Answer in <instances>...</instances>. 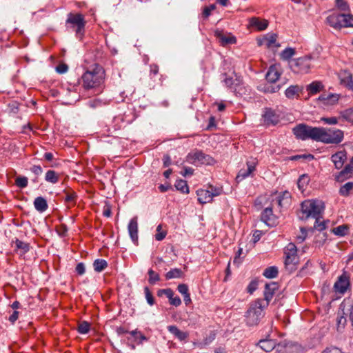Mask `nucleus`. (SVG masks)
<instances>
[{
    "label": "nucleus",
    "instance_id": "nucleus-6",
    "mask_svg": "<svg viewBox=\"0 0 353 353\" xmlns=\"http://www.w3.org/2000/svg\"><path fill=\"white\" fill-rule=\"evenodd\" d=\"M292 71L296 74H307L310 72L312 65V57L303 56L291 59L289 62Z\"/></svg>",
    "mask_w": 353,
    "mask_h": 353
},
{
    "label": "nucleus",
    "instance_id": "nucleus-40",
    "mask_svg": "<svg viewBox=\"0 0 353 353\" xmlns=\"http://www.w3.org/2000/svg\"><path fill=\"white\" fill-rule=\"evenodd\" d=\"M130 334L134 338V341L139 344L142 343L143 341H147V338L141 332L133 330L129 332Z\"/></svg>",
    "mask_w": 353,
    "mask_h": 353
},
{
    "label": "nucleus",
    "instance_id": "nucleus-30",
    "mask_svg": "<svg viewBox=\"0 0 353 353\" xmlns=\"http://www.w3.org/2000/svg\"><path fill=\"white\" fill-rule=\"evenodd\" d=\"M14 243L16 250H19L20 254H24L30 250V246L28 243L23 242L17 238L14 240Z\"/></svg>",
    "mask_w": 353,
    "mask_h": 353
},
{
    "label": "nucleus",
    "instance_id": "nucleus-32",
    "mask_svg": "<svg viewBox=\"0 0 353 353\" xmlns=\"http://www.w3.org/2000/svg\"><path fill=\"white\" fill-rule=\"evenodd\" d=\"M183 276V272L179 268L172 269L169 272H168L165 275V277L167 280L181 278Z\"/></svg>",
    "mask_w": 353,
    "mask_h": 353
},
{
    "label": "nucleus",
    "instance_id": "nucleus-2",
    "mask_svg": "<svg viewBox=\"0 0 353 353\" xmlns=\"http://www.w3.org/2000/svg\"><path fill=\"white\" fill-rule=\"evenodd\" d=\"M323 209L324 203L321 201L305 200L301 203V213L299 216L302 220L312 217L316 219V223H318Z\"/></svg>",
    "mask_w": 353,
    "mask_h": 353
},
{
    "label": "nucleus",
    "instance_id": "nucleus-29",
    "mask_svg": "<svg viewBox=\"0 0 353 353\" xmlns=\"http://www.w3.org/2000/svg\"><path fill=\"white\" fill-rule=\"evenodd\" d=\"M302 91V88L297 85H290L285 92V94L288 99H293L299 97V93Z\"/></svg>",
    "mask_w": 353,
    "mask_h": 353
},
{
    "label": "nucleus",
    "instance_id": "nucleus-45",
    "mask_svg": "<svg viewBox=\"0 0 353 353\" xmlns=\"http://www.w3.org/2000/svg\"><path fill=\"white\" fill-rule=\"evenodd\" d=\"M77 330L80 334H87L90 330V323L87 321L81 322L79 325Z\"/></svg>",
    "mask_w": 353,
    "mask_h": 353
},
{
    "label": "nucleus",
    "instance_id": "nucleus-48",
    "mask_svg": "<svg viewBox=\"0 0 353 353\" xmlns=\"http://www.w3.org/2000/svg\"><path fill=\"white\" fill-rule=\"evenodd\" d=\"M15 184L20 188H24L28 185V178L26 176H18L16 179Z\"/></svg>",
    "mask_w": 353,
    "mask_h": 353
},
{
    "label": "nucleus",
    "instance_id": "nucleus-1",
    "mask_svg": "<svg viewBox=\"0 0 353 353\" xmlns=\"http://www.w3.org/2000/svg\"><path fill=\"white\" fill-rule=\"evenodd\" d=\"M105 71L99 64H94L88 69L82 75L83 87L91 89L99 86L103 81Z\"/></svg>",
    "mask_w": 353,
    "mask_h": 353
},
{
    "label": "nucleus",
    "instance_id": "nucleus-27",
    "mask_svg": "<svg viewBox=\"0 0 353 353\" xmlns=\"http://www.w3.org/2000/svg\"><path fill=\"white\" fill-rule=\"evenodd\" d=\"M323 89V85L321 81H313L306 87V90L310 95L316 94Z\"/></svg>",
    "mask_w": 353,
    "mask_h": 353
},
{
    "label": "nucleus",
    "instance_id": "nucleus-42",
    "mask_svg": "<svg viewBox=\"0 0 353 353\" xmlns=\"http://www.w3.org/2000/svg\"><path fill=\"white\" fill-rule=\"evenodd\" d=\"M45 179L48 182H50L52 183H56L59 180V177L54 171L48 170L46 173Z\"/></svg>",
    "mask_w": 353,
    "mask_h": 353
},
{
    "label": "nucleus",
    "instance_id": "nucleus-59",
    "mask_svg": "<svg viewBox=\"0 0 353 353\" xmlns=\"http://www.w3.org/2000/svg\"><path fill=\"white\" fill-rule=\"evenodd\" d=\"M301 234L296 236V239L299 243H302L306 239L307 230L304 228H301Z\"/></svg>",
    "mask_w": 353,
    "mask_h": 353
},
{
    "label": "nucleus",
    "instance_id": "nucleus-37",
    "mask_svg": "<svg viewBox=\"0 0 353 353\" xmlns=\"http://www.w3.org/2000/svg\"><path fill=\"white\" fill-rule=\"evenodd\" d=\"M332 161L334 163L336 169H340L343 167L345 161L347 159V156H331Z\"/></svg>",
    "mask_w": 353,
    "mask_h": 353
},
{
    "label": "nucleus",
    "instance_id": "nucleus-36",
    "mask_svg": "<svg viewBox=\"0 0 353 353\" xmlns=\"http://www.w3.org/2000/svg\"><path fill=\"white\" fill-rule=\"evenodd\" d=\"M295 52L296 51L294 48H287L281 52L280 56L283 60L290 61V59L295 54Z\"/></svg>",
    "mask_w": 353,
    "mask_h": 353
},
{
    "label": "nucleus",
    "instance_id": "nucleus-25",
    "mask_svg": "<svg viewBox=\"0 0 353 353\" xmlns=\"http://www.w3.org/2000/svg\"><path fill=\"white\" fill-rule=\"evenodd\" d=\"M250 24L255 27L258 30H264L268 28V21L265 19H260L257 17H252L250 20Z\"/></svg>",
    "mask_w": 353,
    "mask_h": 353
},
{
    "label": "nucleus",
    "instance_id": "nucleus-35",
    "mask_svg": "<svg viewBox=\"0 0 353 353\" xmlns=\"http://www.w3.org/2000/svg\"><path fill=\"white\" fill-rule=\"evenodd\" d=\"M108 266V263L105 260L98 259L93 263V267L96 272H101L104 270Z\"/></svg>",
    "mask_w": 353,
    "mask_h": 353
},
{
    "label": "nucleus",
    "instance_id": "nucleus-52",
    "mask_svg": "<svg viewBox=\"0 0 353 353\" xmlns=\"http://www.w3.org/2000/svg\"><path fill=\"white\" fill-rule=\"evenodd\" d=\"M216 8L215 4H211L209 6H205L203 10V16L205 18H208L212 10H214Z\"/></svg>",
    "mask_w": 353,
    "mask_h": 353
},
{
    "label": "nucleus",
    "instance_id": "nucleus-3",
    "mask_svg": "<svg viewBox=\"0 0 353 353\" xmlns=\"http://www.w3.org/2000/svg\"><path fill=\"white\" fill-rule=\"evenodd\" d=\"M292 132L296 138L301 140L312 139L319 141L320 128L312 127L305 123L296 125Z\"/></svg>",
    "mask_w": 353,
    "mask_h": 353
},
{
    "label": "nucleus",
    "instance_id": "nucleus-17",
    "mask_svg": "<svg viewBox=\"0 0 353 353\" xmlns=\"http://www.w3.org/2000/svg\"><path fill=\"white\" fill-rule=\"evenodd\" d=\"M353 172V156L350 160V163L347 164L344 169L341 170L337 175L335 176V179L337 181H343V180L349 178L351 176V174Z\"/></svg>",
    "mask_w": 353,
    "mask_h": 353
},
{
    "label": "nucleus",
    "instance_id": "nucleus-11",
    "mask_svg": "<svg viewBox=\"0 0 353 353\" xmlns=\"http://www.w3.org/2000/svg\"><path fill=\"white\" fill-rule=\"evenodd\" d=\"M225 85L232 90V91L235 93H239L240 90L241 89V85L243 84L242 78L240 76H236L235 79L233 77H225L224 79Z\"/></svg>",
    "mask_w": 353,
    "mask_h": 353
},
{
    "label": "nucleus",
    "instance_id": "nucleus-16",
    "mask_svg": "<svg viewBox=\"0 0 353 353\" xmlns=\"http://www.w3.org/2000/svg\"><path fill=\"white\" fill-rule=\"evenodd\" d=\"M128 230L132 241L137 244L138 243V221L137 216L130 219Z\"/></svg>",
    "mask_w": 353,
    "mask_h": 353
},
{
    "label": "nucleus",
    "instance_id": "nucleus-53",
    "mask_svg": "<svg viewBox=\"0 0 353 353\" xmlns=\"http://www.w3.org/2000/svg\"><path fill=\"white\" fill-rule=\"evenodd\" d=\"M66 195L64 201L67 203L73 202L76 200L77 196L74 192H65Z\"/></svg>",
    "mask_w": 353,
    "mask_h": 353
},
{
    "label": "nucleus",
    "instance_id": "nucleus-58",
    "mask_svg": "<svg viewBox=\"0 0 353 353\" xmlns=\"http://www.w3.org/2000/svg\"><path fill=\"white\" fill-rule=\"evenodd\" d=\"M178 291L183 295H185L189 294L188 292V287L186 284H179L177 287Z\"/></svg>",
    "mask_w": 353,
    "mask_h": 353
},
{
    "label": "nucleus",
    "instance_id": "nucleus-19",
    "mask_svg": "<svg viewBox=\"0 0 353 353\" xmlns=\"http://www.w3.org/2000/svg\"><path fill=\"white\" fill-rule=\"evenodd\" d=\"M348 285V278L345 274H342L339 277L338 281L335 283L334 288L336 292L344 293L347 290Z\"/></svg>",
    "mask_w": 353,
    "mask_h": 353
},
{
    "label": "nucleus",
    "instance_id": "nucleus-57",
    "mask_svg": "<svg viewBox=\"0 0 353 353\" xmlns=\"http://www.w3.org/2000/svg\"><path fill=\"white\" fill-rule=\"evenodd\" d=\"M321 120L325 122V123L326 124H329V125H334V124H336L338 123V119L336 117H323L321 119Z\"/></svg>",
    "mask_w": 353,
    "mask_h": 353
},
{
    "label": "nucleus",
    "instance_id": "nucleus-62",
    "mask_svg": "<svg viewBox=\"0 0 353 353\" xmlns=\"http://www.w3.org/2000/svg\"><path fill=\"white\" fill-rule=\"evenodd\" d=\"M68 70V66L65 63L59 64L56 67V71L59 74H63L66 72Z\"/></svg>",
    "mask_w": 353,
    "mask_h": 353
},
{
    "label": "nucleus",
    "instance_id": "nucleus-60",
    "mask_svg": "<svg viewBox=\"0 0 353 353\" xmlns=\"http://www.w3.org/2000/svg\"><path fill=\"white\" fill-rule=\"evenodd\" d=\"M75 270L78 274L83 275L85 272L84 263H79L76 266Z\"/></svg>",
    "mask_w": 353,
    "mask_h": 353
},
{
    "label": "nucleus",
    "instance_id": "nucleus-8",
    "mask_svg": "<svg viewBox=\"0 0 353 353\" xmlns=\"http://www.w3.org/2000/svg\"><path fill=\"white\" fill-rule=\"evenodd\" d=\"M296 252H297L296 247L292 243H289L285 249V268L290 272H292L296 269V265L299 262V259H298Z\"/></svg>",
    "mask_w": 353,
    "mask_h": 353
},
{
    "label": "nucleus",
    "instance_id": "nucleus-56",
    "mask_svg": "<svg viewBox=\"0 0 353 353\" xmlns=\"http://www.w3.org/2000/svg\"><path fill=\"white\" fill-rule=\"evenodd\" d=\"M150 76L152 79L159 73V66L157 64H152L150 66Z\"/></svg>",
    "mask_w": 353,
    "mask_h": 353
},
{
    "label": "nucleus",
    "instance_id": "nucleus-39",
    "mask_svg": "<svg viewBox=\"0 0 353 353\" xmlns=\"http://www.w3.org/2000/svg\"><path fill=\"white\" fill-rule=\"evenodd\" d=\"M216 36L223 45L236 43V38L234 37H226L221 33L217 34Z\"/></svg>",
    "mask_w": 353,
    "mask_h": 353
},
{
    "label": "nucleus",
    "instance_id": "nucleus-41",
    "mask_svg": "<svg viewBox=\"0 0 353 353\" xmlns=\"http://www.w3.org/2000/svg\"><path fill=\"white\" fill-rule=\"evenodd\" d=\"M19 103L17 101H13L10 102V103H8L7 112L9 114H16L19 112Z\"/></svg>",
    "mask_w": 353,
    "mask_h": 353
},
{
    "label": "nucleus",
    "instance_id": "nucleus-31",
    "mask_svg": "<svg viewBox=\"0 0 353 353\" xmlns=\"http://www.w3.org/2000/svg\"><path fill=\"white\" fill-rule=\"evenodd\" d=\"M310 182V177L307 174H302L301 176H300V177L299 178L298 181H297V186H298V188L299 190L301 192H303L308 183Z\"/></svg>",
    "mask_w": 353,
    "mask_h": 353
},
{
    "label": "nucleus",
    "instance_id": "nucleus-28",
    "mask_svg": "<svg viewBox=\"0 0 353 353\" xmlns=\"http://www.w3.org/2000/svg\"><path fill=\"white\" fill-rule=\"evenodd\" d=\"M260 347L264 351L268 352L273 350L276 347V343L271 339H262L258 343Z\"/></svg>",
    "mask_w": 353,
    "mask_h": 353
},
{
    "label": "nucleus",
    "instance_id": "nucleus-61",
    "mask_svg": "<svg viewBox=\"0 0 353 353\" xmlns=\"http://www.w3.org/2000/svg\"><path fill=\"white\" fill-rule=\"evenodd\" d=\"M258 282L256 281H252L248 286V292L252 294L257 288Z\"/></svg>",
    "mask_w": 353,
    "mask_h": 353
},
{
    "label": "nucleus",
    "instance_id": "nucleus-14",
    "mask_svg": "<svg viewBox=\"0 0 353 353\" xmlns=\"http://www.w3.org/2000/svg\"><path fill=\"white\" fill-rule=\"evenodd\" d=\"M263 117L268 125H276L279 121V116L271 108H265Z\"/></svg>",
    "mask_w": 353,
    "mask_h": 353
},
{
    "label": "nucleus",
    "instance_id": "nucleus-34",
    "mask_svg": "<svg viewBox=\"0 0 353 353\" xmlns=\"http://www.w3.org/2000/svg\"><path fill=\"white\" fill-rule=\"evenodd\" d=\"M278 268L276 266H270L265 269L263 275L268 279H274L278 276Z\"/></svg>",
    "mask_w": 353,
    "mask_h": 353
},
{
    "label": "nucleus",
    "instance_id": "nucleus-22",
    "mask_svg": "<svg viewBox=\"0 0 353 353\" xmlns=\"http://www.w3.org/2000/svg\"><path fill=\"white\" fill-rule=\"evenodd\" d=\"M277 35L276 34H268L261 39H258V45H265L268 48L275 45Z\"/></svg>",
    "mask_w": 353,
    "mask_h": 353
},
{
    "label": "nucleus",
    "instance_id": "nucleus-4",
    "mask_svg": "<svg viewBox=\"0 0 353 353\" xmlns=\"http://www.w3.org/2000/svg\"><path fill=\"white\" fill-rule=\"evenodd\" d=\"M261 300H257L252 303L245 315V323L248 326L257 325L263 316Z\"/></svg>",
    "mask_w": 353,
    "mask_h": 353
},
{
    "label": "nucleus",
    "instance_id": "nucleus-46",
    "mask_svg": "<svg viewBox=\"0 0 353 353\" xmlns=\"http://www.w3.org/2000/svg\"><path fill=\"white\" fill-rule=\"evenodd\" d=\"M343 27H353V16L344 14L343 18Z\"/></svg>",
    "mask_w": 353,
    "mask_h": 353
},
{
    "label": "nucleus",
    "instance_id": "nucleus-7",
    "mask_svg": "<svg viewBox=\"0 0 353 353\" xmlns=\"http://www.w3.org/2000/svg\"><path fill=\"white\" fill-rule=\"evenodd\" d=\"M67 28L72 29L78 37H81L84 33L85 21L81 14L70 13L66 20Z\"/></svg>",
    "mask_w": 353,
    "mask_h": 353
},
{
    "label": "nucleus",
    "instance_id": "nucleus-55",
    "mask_svg": "<svg viewBox=\"0 0 353 353\" xmlns=\"http://www.w3.org/2000/svg\"><path fill=\"white\" fill-rule=\"evenodd\" d=\"M209 190L212 198L214 196L220 195L222 192V190L221 188L213 187L212 185L209 187Z\"/></svg>",
    "mask_w": 353,
    "mask_h": 353
},
{
    "label": "nucleus",
    "instance_id": "nucleus-20",
    "mask_svg": "<svg viewBox=\"0 0 353 353\" xmlns=\"http://www.w3.org/2000/svg\"><path fill=\"white\" fill-rule=\"evenodd\" d=\"M168 330L180 341H186L189 336L188 332L180 330L176 325H169Z\"/></svg>",
    "mask_w": 353,
    "mask_h": 353
},
{
    "label": "nucleus",
    "instance_id": "nucleus-63",
    "mask_svg": "<svg viewBox=\"0 0 353 353\" xmlns=\"http://www.w3.org/2000/svg\"><path fill=\"white\" fill-rule=\"evenodd\" d=\"M30 171L36 176H39L42 174L43 170L40 165H33L30 168Z\"/></svg>",
    "mask_w": 353,
    "mask_h": 353
},
{
    "label": "nucleus",
    "instance_id": "nucleus-21",
    "mask_svg": "<svg viewBox=\"0 0 353 353\" xmlns=\"http://www.w3.org/2000/svg\"><path fill=\"white\" fill-rule=\"evenodd\" d=\"M341 84L345 85L353 91V80L352 74L346 70L342 71L339 74Z\"/></svg>",
    "mask_w": 353,
    "mask_h": 353
},
{
    "label": "nucleus",
    "instance_id": "nucleus-43",
    "mask_svg": "<svg viewBox=\"0 0 353 353\" xmlns=\"http://www.w3.org/2000/svg\"><path fill=\"white\" fill-rule=\"evenodd\" d=\"M348 226L347 225H341L333 229V232L338 236H345L348 231Z\"/></svg>",
    "mask_w": 353,
    "mask_h": 353
},
{
    "label": "nucleus",
    "instance_id": "nucleus-49",
    "mask_svg": "<svg viewBox=\"0 0 353 353\" xmlns=\"http://www.w3.org/2000/svg\"><path fill=\"white\" fill-rule=\"evenodd\" d=\"M336 6L341 11H348L349 10V6L345 0H335Z\"/></svg>",
    "mask_w": 353,
    "mask_h": 353
},
{
    "label": "nucleus",
    "instance_id": "nucleus-12",
    "mask_svg": "<svg viewBox=\"0 0 353 353\" xmlns=\"http://www.w3.org/2000/svg\"><path fill=\"white\" fill-rule=\"evenodd\" d=\"M290 194L285 192L283 195H278L275 200H272L271 206L274 208L277 207L281 211L282 208H285L290 203Z\"/></svg>",
    "mask_w": 353,
    "mask_h": 353
},
{
    "label": "nucleus",
    "instance_id": "nucleus-13",
    "mask_svg": "<svg viewBox=\"0 0 353 353\" xmlns=\"http://www.w3.org/2000/svg\"><path fill=\"white\" fill-rule=\"evenodd\" d=\"M273 208L271 207H266L261 216V219L262 221H263L266 225L269 226H273L276 224V216L273 214L272 212Z\"/></svg>",
    "mask_w": 353,
    "mask_h": 353
},
{
    "label": "nucleus",
    "instance_id": "nucleus-64",
    "mask_svg": "<svg viewBox=\"0 0 353 353\" xmlns=\"http://www.w3.org/2000/svg\"><path fill=\"white\" fill-rule=\"evenodd\" d=\"M322 353H343V352L338 347H331L326 348Z\"/></svg>",
    "mask_w": 353,
    "mask_h": 353
},
{
    "label": "nucleus",
    "instance_id": "nucleus-44",
    "mask_svg": "<svg viewBox=\"0 0 353 353\" xmlns=\"http://www.w3.org/2000/svg\"><path fill=\"white\" fill-rule=\"evenodd\" d=\"M148 274L149 276L148 282L151 285L155 284L156 282H157L160 280V276H159V274L156 273L153 270L150 269L148 270Z\"/></svg>",
    "mask_w": 353,
    "mask_h": 353
},
{
    "label": "nucleus",
    "instance_id": "nucleus-38",
    "mask_svg": "<svg viewBox=\"0 0 353 353\" xmlns=\"http://www.w3.org/2000/svg\"><path fill=\"white\" fill-rule=\"evenodd\" d=\"M353 189V182H347L341 187L339 194L342 196H348L350 192Z\"/></svg>",
    "mask_w": 353,
    "mask_h": 353
},
{
    "label": "nucleus",
    "instance_id": "nucleus-50",
    "mask_svg": "<svg viewBox=\"0 0 353 353\" xmlns=\"http://www.w3.org/2000/svg\"><path fill=\"white\" fill-rule=\"evenodd\" d=\"M144 292L145 295V299L147 300L148 303L150 305H153L154 304V299L152 292L148 287L144 288Z\"/></svg>",
    "mask_w": 353,
    "mask_h": 353
},
{
    "label": "nucleus",
    "instance_id": "nucleus-54",
    "mask_svg": "<svg viewBox=\"0 0 353 353\" xmlns=\"http://www.w3.org/2000/svg\"><path fill=\"white\" fill-rule=\"evenodd\" d=\"M334 99V101H337L338 97L332 94H323L319 96V100L320 101H330L331 99Z\"/></svg>",
    "mask_w": 353,
    "mask_h": 353
},
{
    "label": "nucleus",
    "instance_id": "nucleus-15",
    "mask_svg": "<svg viewBox=\"0 0 353 353\" xmlns=\"http://www.w3.org/2000/svg\"><path fill=\"white\" fill-rule=\"evenodd\" d=\"M344 14H332L326 18L327 23L335 29L343 28V18Z\"/></svg>",
    "mask_w": 353,
    "mask_h": 353
},
{
    "label": "nucleus",
    "instance_id": "nucleus-24",
    "mask_svg": "<svg viewBox=\"0 0 353 353\" xmlns=\"http://www.w3.org/2000/svg\"><path fill=\"white\" fill-rule=\"evenodd\" d=\"M196 194L200 203L204 204L212 201V197L209 190H199L196 191Z\"/></svg>",
    "mask_w": 353,
    "mask_h": 353
},
{
    "label": "nucleus",
    "instance_id": "nucleus-47",
    "mask_svg": "<svg viewBox=\"0 0 353 353\" xmlns=\"http://www.w3.org/2000/svg\"><path fill=\"white\" fill-rule=\"evenodd\" d=\"M343 27H353V16L344 14L343 18Z\"/></svg>",
    "mask_w": 353,
    "mask_h": 353
},
{
    "label": "nucleus",
    "instance_id": "nucleus-10",
    "mask_svg": "<svg viewBox=\"0 0 353 353\" xmlns=\"http://www.w3.org/2000/svg\"><path fill=\"white\" fill-rule=\"evenodd\" d=\"M188 161L196 166L201 165H210L215 163L212 156H187Z\"/></svg>",
    "mask_w": 353,
    "mask_h": 353
},
{
    "label": "nucleus",
    "instance_id": "nucleus-33",
    "mask_svg": "<svg viewBox=\"0 0 353 353\" xmlns=\"http://www.w3.org/2000/svg\"><path fill=\"white\" fill-rule=\"evenodd\" d=\"M176 189L182 193L188 194L189 192V187L187 181L183 179H178L174 183Z\"/></svg>",
    "mask_w": 353,
    "mask_h": 353
},
{
    "label": "nucleus",
    "instance_id": "nucleus-9",
    "mask_svg": "<svg viewBox=\"0 0 353 353\" xmlns=\"http://www.w3.org/2000/svg\"><path fill=\"white\" fill-rule=\"evenodd\" d=\"M257 163V161L255 158H250V160H248L246 162L247 170L241 169L236 177V181L239 183L242 181L245 178L249 176L255 170V167Z\"/></svg>",
    "mask_w": 353,
    "mask_h": 353
},
{
    "label": "nucleus",
    "instance_id": "nucleus-23",
    "mask_svg": "<svg viewBox=\"0 0 353 353\" xmlns=\"http://www.w3.org/2000/svg\"><path fill=\"white\" fill-rule=\"evenodd\" d=\"M281 74L277 68L272 65L268 69V71L265 75L266 80L271 83H275L279 78Z\"/></svg>",
    "mask_w": 353,
    "mask_h": 353
},
{
    "label": "nucleus",
    "instance_id": "nucleus-18",
    "mask_svg": "<svg viewBox=\"0 0 353 353\" xmlns=\"http://www.w3.org/2000/svg\"><path fill=\"white\" fill-rule=\"evenodd\" d=\"M278 289V283L276 282H271L266 283L264 290V299L268 305L270 300L272 299L275 291Z\"/></svg>",
    "mask_w": 353,
    "mask_h": 353
},
{
    "label": "nucleus",
    "instance_id": "nucleus-5",
    "mask_svg": "<svg viewBox=\"0 0 353 353\" xmlns=\"http://www.w3.org/2000/svg\"><path fill=\"white\" fill-rule=\"evenodd\" d=\"M343 139V132L333 128H320L319 141L325 143L338 144Z\"/></svg>",
    "mask_w": 353,
    "mask_h": 353
},
{
    "label": "nucleus",
    "instance_id": "nucleus-51",
    "mask_svg": "<svg viewBox=\"0 0 353 353\" xmlns=\"http://www.w3.org/2000/svg\"><path fill=\"white\" fill-rule=\"evenodd\" d=\"M342 117L349 121H353V109L350 108L341 112Z\"/></svg>",
    "mask_w": 353,
    "mask_h": 353
},
{
    "label": "nucleus",
    "instance_id": "nucleus-26",
    "mask_svg": "<svg viewBox=\"0 0 353 353\" xmlns=\"http://www.w3.org/2000/svg\"><path fill=\"white\" fill-rule=\"evenodd\" d=\"M34 206L36 210L41 213L45 212L48 208L47 201L43 196H38L35 198L34 201Z\"/></svg>",
    "mask_w": 353,
    "mask_h": 353
}]
</instances>
